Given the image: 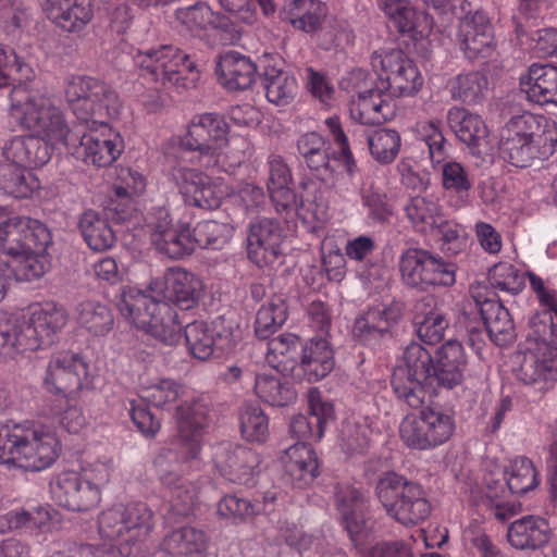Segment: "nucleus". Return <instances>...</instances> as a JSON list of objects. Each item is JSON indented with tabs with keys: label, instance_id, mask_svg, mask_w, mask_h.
Segmentation results:
<instances>
[{
	"label": "nucleus",
	"instance_id": "32",
	"mask_svg": "<svg viewBox=\"0 0 557 557\" xmlns=\"http://www.w3.org/2000/svg\"><path fill=\"white\" fill-rule=\"evenodd\" d=\"M164 299L181 310H190L198 305L202 292V282L183 268H170L164 275Z\"/></svg>",
	"mask_w": 557,
	"mask_h": 557
},
{
	"label": "nucleus",
	"instance_id": "16",
	"mask_svg": "<svg viewBox=\"0 0 557 557\" xmlns=\"http://www.w3.org/2000/svg\"><path fill=\"white\" fill-rule=\"evenodd\" d=\"M39 244H52V236L48 227L38 220L23 216L5 218L0 220V253L10 258L17 253L30 250Z\"/></svg>",
	"mask_w": 557,
	"mask_h": 557
},
{
	"label": "nucleus",
	"instance_id": "40",
	"mask_svg": "<svg viewBox=\"0 0 557 557\" xmlns=\"http://www.w3.org/2000/svg\"><path fill=\"white\" fill-rule=\"evenodd\" d=\"M78 228L88 247L95 251L110 249L116 240L107 216L95 210H87L81 215Z\"/></svg>",
	"mask_w": 557,
	"mask_h": 557
},
{
	"label": "nucleus",
	"instance_id": "24",
	"mask_svg": "<svg viewBox=\"0 0 557 557\" xmlns=\"http://www.w3.org/2000/svg\"><path fill=\"white\" fill-rule=\"evenodd\" d=\"M116 306L121 314L137 329L147 332L161 314L169 311V304L154 300L134 287H124Z\"/></svg>",
	"mask_w": 557,
	"mask_h": 557
},
{
	"label": "nucleus",
	"instance_id": "36",
	"mask_svg": "<svg viewBox=\"0 0 557 557\" xmlns=\"http://www.w3.org/2000/svg\"><path fill=\"white\" fill-rule=\"evenodd\" d=\"M550 530L547 521L525 516L513 521L508 528L509 543L518 549H536L548 543Z\"/></svg>",
	"mask_w": 557,
	"mask_h": 557
},
{
	"label": "nucleus",
	"instance_id": "3",
	"mask_svg": "<svg viewBox=\"0 0 557 557\" xmlns=\"http://www.w3.org/2000/svg\"><path fill=\"white\" fill-rule=\"evenodd\" d=\"M59 453V441L51 433L20 424L0 428V463L41 471L57 460Z\"/></svg>",
	"mask_w": 557,
	"mask_h": 557
},
{
	"label": "nucleus",
	"instance_id": "23",
	"mask_svg": "<svg viewBox=\"0 0 557 557\" xmlns=\"http://www.w3.org/2000/svg\"><path fill=\"white\" fill-rule=\"evenodd\" d=\"M213 463L226 480L248 485L252 482L253 469L258 457L246 446L221 443L214 447Z\"/></svg>",
	"mask_w": 557,
	"mask_h": 557
},
{
	"label": "nucleus",
	"instance_id": "31",
	"mask_svg": "<svg viewBox=\"0 0 557 557\" xmlns=\"http://www.w3.org/2000/svg\"><path fill=\"white\" fill-rule=\"evenodd\" d=\"M53 147L42 137L30 133L16 136L3 147V157L15 165L25 169L40 168L51 159Z\"/></svg>",
	"mask_w": 557,
	"mask_h": 557
},
{
	"label": "nucleus",
	"instance_id": "5",
	"mask_svg": "<svg viewBox=\"0 0 557 557\" xmlns=\"http://www.w3.org/2000/svg\"><path fill=\"white\" fill-rule=\"evenodd\" d=\"M65 98L77 120L86 125L108 129L109 121L121 108L115 90L104 82L85 75H73L65 86Z\"/></svg>",
	"mask_w": 557,
	"mask_h": 557
},
{
	"label": "nucleus",
	"instance_id": "20",
	"mask_svg": "<svg viewBox=\"0 0 557 557\" xmlns=\"http://www.w3.org/2000/svg\"><path fill=\"white\" fill-rule=\"evenodd\" d=\"M379 77L395 97L412 96L419 91L423 79L413 62L401 50H392L381 60Z\"/></svg>",
	"mask_w": 557,
	"mask_h": 557
},
{
	"label": "nucleus",
	"instance_id": "9",
	"mask_svg": "<svg viewBox=\"0 0 557 557\" xmlns=\"http://www.w3.org/2000/svg\"><path fill=\"white\" fill-rule=\"evenodd\" d=\"M66 322V310L53 301L42 304L27 320H16L13 334L16 354L52 345Z\"/></svg>",
	"mask_w": 557,
	"mask_h": 557
},
{
	"label": "nucleus",
	"instance_id": "38",
	"mask_svg": "<svg viewBox=\"0 0 557 557\" xmlns=\"http://www.w3.org/2000/svg\"><path fill=\"white\" fill-rule=\"evenodd\" d=\"M177 20L189 29H215L225 34H232L235 29L230 17L221 12H214L205 2H197L188 8L176 11Z\"/></svg>",
	"mask_w": 557,
	"mask_h": 557
},
{
	"label": "nucleus",
	"instance_id": "54",
	"mask_svg": "<svg viewBox=\"0 0 557 557\" xmlns=\"http://www.w3.org/2000/svg\"><path fill=\"white\" fill-rule=\"evenodd\" d=\"M78 322L89 333L103 336L112 330L114 320L106 305L85 301L78 306Z\"/></svg>",
	"mask_w": 557,
	"mask_h": 557
},
{
	"label": "nucleus",
	"instance_id": "43",
	"mask_svg": "<svg viewBox=\"0 0 557 557\" xmlns=\"http://www.w3.org/2000/svg\"><path fill=\"white\" fill-rule=\"evenodd\" d=\"M209 406L202 399L184 401L176 407L177 431L184 441L196 438L209 423Z\"/></svg>",
	"mask_w": 557,
	"mask_h": 557
},
{
	"label": "nucleus",
	"instance_id": "57",
	"mask_svg": "<svg viewBox=\"0 0 557 557\" xmlns=\"http://www.w3.org/2000/svg\"><path fill=\"white\" fill-rule=\"evenodd\" d=\"M366 139L371 154L379 162L391 163L397 157L400 148V136L395 129H377L368 134Z\"/></svg>",
	"mask_w": 557,
	"mask_h": 557
},
{
	"label": "nucleus",
	"instance_id": "39",
	"mask_svg": "<svg viewBox=\"0 0 557 557\" xmlns=\"http://www.w3.org/2000/svg\"><path fill=\"white\" fill-rule=\"evenodd\" d=\"M447 123L457 138L472 150L478 149L488 135L482 119L465 108H451L447 112Z\"/></svg>",
	"mask_w": 557,
	"mask_h": 557
},
{
	"label": "nucleus",
	"instance_id": "44",
	"mask_svg": "<svg viewBox=\"0 0 557 557\" xmlns=\"http://www.w3.org/2000/svg\"><path fill=\"white\" fill-rule=\"evenodd\" d=\"M274 500V496L269 498L264 496L262 500L256 498L238 497L235 494L225 495L218 503V515L225 519H232L235 522H245L255 516L270 511V503Z\"/></svg>",
	"mask_w": 557,
	"mask_h": 557
},
{
	"label": "nucleus",
	"instance_id": "53",
	"mask_svg": "<svg viewBox=\"0 0 557 557\" xmlns=\"http://www.w3.org/2000/svg\"><path fill=\"white\" fill-rule=\"evenodd\" d=\"M396 104L394 99L380 100L373 103L370 100L352 101L351 117L362 125H381L395 116Z\"/></svg>",
	"mask_w": 557,
	"mask_h": 557
},
{
	"label": "nucleus",
	"instance_id": "58",
	"mask_svg": "<svg viewBox=\"0 0 557 557\" xmlns=\"http://www.w3.org/2000/svg\"><path fill=\"white\" fill-rule=\"evenodd\" d=\"M240 430L249 442H264L269 435V419L263 410L253 404H247L239 414Z\"/></svg>",
	"mask_w": 557,
	"mask_h": 557
},
{
	"label": "nucleus",
	"instance_id": "64",
	"mask_svg": "<svg viewBox=\"0 0 557 557\" xmlns=\"http://www.w3.org/2000/svg\"><path fill=\"white\" fill-rule=\"evenodd\" d=\"M181 385L171 379H162L159 382L141 389L140 397L143 400L151 404L157 408L175 403L181 396Z\"/></svg>",
	"mask_w": 557,
	"mask_h": 557
},
{
	"label": "nucleus",
	"instance_id": "27",
	"mask_svg": "<svg viewBox=\"0 0 557 557\" xmlns=\"http://www.w3.org/2000/svg\"><path fill=\"white\" fill-rule=\"evenodd\" d=\"M262 65L237 51H227L220 55L215 73L219 83L226 90L243 91L251 88L257 77H260Z\"/></svg>",
	"mask_w": 557,
	"mask_h": 557
},
{
	"label": "nucleus",
	"instance_id": "61",
	"mask_svg": "<svg viewBox=\"0 0 557 557\" xmlns=\"http://www.w3.org/2000/svg\"><path fill=\"white\" fill-rule=\"evenodd\" d=\"M351 30L345 22L329 15L315 36L319 47L325 51L343 48L351 41Z\"/></svg>",
	"mask_w": 557,
	"mask_h": 557
},
{
	"label": "nucleus",
	"instance_id": "51",
	"mask_svg": "<svg viewBox=\"0 0 557 557\" xmlns=\"http://www.w3.org/2000/svg\"><path fill=\"white\" fill-rule=\"evenodd\" d=\"M487 86V77L479 71H473L457 75L450 83V92L456 100L476 104L483 100Z\"/></svg>",
	"mask_w": 557,
	"mask_h": 557
},
{
	"label": "nucleus",
	"instance_id": "11",
	"mask_svg": "<svg viewBox=\"0 0 557 557\" xmlns=\"http://www.w3.org/2000/svg\"><path fill=\"white\" fill-rule=\"evenodd\" d=\"M135 62L146 70L156 82L163 85L187 88L194 78L186 77L187 73H198L196 64L189 55L172 45H162L158 49L138 51Z\"/></svg>",
	"mask_w": 557,
	"mask_h": 557
},
{
	"label": "nucleus",
	"instance_id": "35",
	"mask_svg": "<svg viewBox=\"0 0 557 557\" xmlns=\"http://www.w3.org/2000/svg\"><path fill=\"white\" fill-rule=\"evenodd\" d=\"M521 90L527 98L540 106H548L550 95L557 87V66L533 63L520 77Z\"/></svg>",
	"mask_w": 557,
	"mask_h": 557
},
{
	"label": "nucleus",
	"instance_id": "49",
	"mask_svg": "<svg viewBox=\"0 0 557 557\" xmlns=\"http://www.w3.org/2000/svg\"><path fill=\"white\" fill-rule=\"evenodd\" d=\"M39 187V182L23 166L13 164L0 168V188L14 198L23 199L29 197Z\"/></svg>",
	"mask_w": 557,
	"mask_h": 557
},
{
	"label": "nucleus",
	"instance_id": "12",
	"mask_svg": "<svg viewBox=\"0 0 557 557\" xmlns=\"http://www.w3.org/2000/svg\"><path fill=\"white\" fill-rule=\"evenodd\" d=\"M455 430L450 414L441 409L424 408L420 416H406L399 426L401 441L410 448L429 449L447 442Z\"/></svg>",
	"mask_w": 557,
	"mask_h": 557
},
{
	"label": "nucleus",
	"instance_id": "62",
	"mask_svg": "<svg viewBox=\"0 0 557 557\" xmlns=\"http://www.w3.org/2000/svg\"><path fill=\"white\" fill-rule=\"evenodd\" d=\"M490 285L511 296L518 295L524 287V277L512 264L499 262L490 269Z\"/></svg>",
	"mask_w": 557,
	"mask_h": 557
},
{
	"label": "nucleus",
	"instance_id": "60",
	"mask_svg": "<svg viewBox=\"0 0 557 557\" xmlns=\"http://www.w3.org/2000/svg\"><path fill=\"white\" fill-rule=\"evenodd\" d=\"M228 234L230 228L224 223L201 221L191 231L193 247L220 249L227 242Z\"/></svg>",
	"mask_w": 557,
	"mask_h": 557
},
{
	"label": "nucleus",
	"instance_id": "25",
	"mask_svg": "<svg viewBox=\"0 0 557 557\" xmlns=\"http://www.w3.org/2000/svg\"><path fill=\"white\" fill-rule=\"evenodd\" d=\"M458 39L460 48L469 60L490 58L494 53L493 28L486 17L475 12L461 14Z\"/></svg>",
	"mask_w": 557,
	"mask_h": 557
},
{
	"label": "nucleus",
	"instance_id": "2",
	"mask_svg": "<svg viewBox=\"0 0 557 557\" xmlns=\"http://www.w3.org/2000/svg\"><path fill=\"white\" fill-rule=\"evenodd\" d=\"M498 150L513 166H530L557 151V128L542 115L530 112L513 115L500 131Z\"/></svg>",
	"mask_w": 557,
	"mask_h": 557
},
{
	"label": "nucleus",
	"instance_id": "45",
	"mask_svg": "<svg viewBox=\"0 0 557 557\" xmlns=\"http://www.w3.org/2000/svg\"><path fill=\"white\" fill-rule=\"evenodd\" d=\"M163 485L170 488V510L178 518H186L194 513L196 507V488L195 486L175 472H166L160 474Z\"/></svg>",
	"mask_w": 557,
	"mask_h": 557
},
{
	"label": "nucleus",
	"instance_id": "52",
	"mask_svg": "<svg viewBox=\"0 0 557 557\" xmlns=\"http://www.w3.org/2000/svg\"><path fill=\"white\" fill-rule=\"evenodd\" d=\"M256 395L271 406L283 407L296 399V392L283 383L277 375L257 374L255 380Z\"/></svg>",
	"mask_w": 557,
	"mask_h": 557
},
{
	"label": "nucleus",
	"instance_id": "28",
	"mask_svg": "<svg viewBox=\"0 0 557 557\" xmlns=\"http://www.w3.org/2000/svg\"><path fill=\"white\" fill-rule=\"evenodd\" d=\"M496 296L483 298L482 295H474L473 298L491 341L496 346L505 347L516 339V327L509 310Z\"/></svg>",
	"mask_w": 557,
	"mask_h": 557
},
{
	"label": "nucleus",
	"instance_id": "42",
	"mask_svg": "<svg viewBox=\"0 0 557 557\" xmlns=\"http://www.w3.org/2000/svg\"><path fill=\"white\" fill-rule=\"evenodd\" d=\"M284 11L295 28L314 36L327 16L325 7L314 0H292L284 7Z\"/></svg>",
	"mask_w": 557,
	"mask_h": 557
},
{
	"label": "nucleus",
	"instance_id": "50",
	"mask_svg": "<svg viewBox=\"0 0 557 557\" xmlns=\"http://www.w3.org/2000/svg\"><path fill=\"white\" fill-rule=\"evenodd\" d=\"M206 535L193 527L173 530L163 541L164 549L172 555L200 554L206 549Z\"/></svg>",
	"mask_w": 557,
	"mask_h": 557
},
{
	"label": "nucleus",
	"instance_id": "10",
	"mask_svg": "<svg viewBox=\"0 0 557 557\" xmlns=\"http://www.w3.org/2000/svg\"><path fill=\"white\" fill-rule=\"evenodd\" d=\"M399 271L404 284L419 290L456 282L455 264L423 248L406 249L399 258Z\"/></svg>",
	"mask_w": 557,
	"mask_h": 557
},
{
	"label": "nucleus",
	"instance_id": "33",
	"mask_svg": "<svg viewBox=\"0 0 557 557\" xmlns=\"http://www.w3.org/2000/svg\"><path fill=\"white\" fill-rule=\"evenodd\" d=\"M517 359L519 367L516 370V376L524 384H536L541 382L554 381L557 377V351L555 349H544L536 351L528 349L518 352Z\"/></svg>",
	"mask_w": 557,
	"mask_h": 557
},
{
	"label": "nucleus",
	"instance_id": "17",
	"mask_svg": "<svg viewBox=\"0 0 557 557\" xmlns=\"http://www.w3.org/2000/svg\"><path fill=\"white\" fill-rule=\"evenodd\" d=\"M50 490L57 504L72 511L90 510L99 504L101 497L96 484L74 471L58 474L50 483Z\"/></svg>",
	"mask_w": 557,
	"mask_h": 557
},
{
	"label": "nucleus",
	"instance_id": "8",
	"mask_svg": "<svg viewBox=\"0 0 557 557\" xmlns=\"http://www.w3.org/2000/svg\"><path fill=\"white\" fill-rule=\"evenodd\" d=\"M152 517L150 508L141 502L114 506L99 517V533L106 540L120 542L122 552L131 543L138 548L136 543L143 541L152 529Z\"/></svg>",
	"mask_w": 557,
	"mask_h": 557
},
{
	"label": "nucleus",
	"instance_id": "14",
	"mask_svg": "<svg viewBox=\"0 0 557 557\" xmlns=\"http://www.w3.org/2000/svg\"><path fill=\"white\" fill-rule=\"evenodd\" d=\"M88 383V364L76 354L53 356L42 379L48 393L67 401L75 400Z\"/></svg>",
	"mask_w": 557,
	"mask_h": 557
},
{
	"label": "nucleus",
	"instance_id": "34",
	"mask_svg": "<svg viewBox=\"0 0 557 557\" xmlns=\"http://www.w3.org/2000/svg\"><path fill=\"white\" fill-rule=\"evenodd\" d=\"M48 17L69 33L81 32L91 21L90 0H47Z\"/></svg>",
	"mask_w": 557,
	"mask_h": 557
},
{
	"label": "nucleus",
	"instance_id": "13",
	"mask_svg": "<svg viewBox=\"0 0 557 557\" xmlns=\"http://www.w3.org/2000/svg\"><path fill=\"white\" fill-rule=\"evenodd\" d=\"M228 124L218 113H205L195 116L181 140L182 147L198 152V159L205 165L214 162L219 150L227 144Z\"/></svg>",
	"mask_w": 557,
	"mask_h": 557
},
{
	"label": "nucleus",
	"instance_id": "56",
	"mask_svg": "<svg viewBox=\"0 0 557 557\" xmlns=\"http://www.w3.org/2000/svg\"><path fill=\"white\" fill-rule=\"evenodd\" d=\"M432 10L431 15L435 16V28L444 32L449 27L456 17L463 13H471V3L467 0H416Z\"/></svg>",
	"mask_w": 557,
	"mask_h": 557
},
{
	"label": "nucleus",
	"instance_id": "7",
	"mask_svg": "<svg viewBox=\"0 0 557 557\" xmlns=\"http://www.w3.org/2000/svg\"><path fill=\"white\" fill-rule=\"evenodd\" d=\"M404 367L394 369L391 385L397 398L410 408H421L430 385L434 360L431 351L412 342L404 351Z\"/></svg>",
	"mask_w": 557,
	"mask_h": 557
},
{
	"label": "nucleus",
	"instance_id": "15",
	"mask_svg": "<svg viewBox=\"0 0 557 557\" xmlns=\"http://www.w3.org/2000/svg\"><path fill=\"white\" fill-rule=\"evenodd\" d=\"M334 504L350 540L356 545L364 541L373 528L367 515L369 500L364 494L349 484L337 483L334 487Z\"/></svg>",
	"mask_w": 557,
	"mask_h": 557
},
{
	"label": "nucleus",
	"instance_id": "59",
	"mask_svg": "<svg viewBox=\"0 0 557 557\" xmlns=\"http://www.w3.org/2000/svg\"><path fill=\"white\" fill-rule=\"evenodd\" d=\"M508 473L507 485L513 494H524L539 484L537 472L533 462L525 457L513 459Z\"/></svg>",
	"mask_w": 557,
	"mask_h": 557
},
{
	"label": "nucleus",
	"instance_id": "55",
	"mask_svg": "<svg viewBox=\"0 0 557 557\" xmlns=\"http://www.w3.org/2000/svg\"><path fill=\"white\" fill-rule=\"evenodd\" d=\"M372 433L367 419L345 420L339 430L341 446L347 455L362 454L370 446Z\"/></svg>",
	"mask_w": 557,
	"mask_h": 557
},
{
	"label": "nucleus",
	"instance_id": "29",
	"mask_svg": "<svg viewBox=\"0 0 557 557\" xmlns=\"http://www.w3.org/2000/svg\"><path fill=\"white\" fill-rule=\"evenodd\" d=\"M86 127L88 132L78 135L77 154L85 163L95 166H107L113 163L123 150L120 136L112 134L111 129H108V134H98V126Z\"/></svg>",
	"mask_w": 557,
	"mask_h": 557
},
{
	"label": "nucleus",
	"instance_id": "63",
	"mask_svg": "<svg viewBox=\"0 0 557 557\" xmlns=\"http://www.w3.org/2000/svg\"><path fill=\"white\" fill-rule=\"evenodd\" d=\"M185 327L184 321L178 313L169 306V311L158 318L146 333L164 345L174 346L180 343L182 330Z\"/></svg>",
	"mask_w": 557,
	"mask_h": 557
},
{
	"label": "nucleus",
	"instance_id": "47",
	"mask_svg": "<svg viewBox=\"0 0 557 557\" xmlns=\"http://www.w3.org/2000/svg\"><path fill=\"white\" fill-rule=\"evenodd\" d=\"M389 20L401 34L414 33L423 35L435 28V16L429 12H418L407 0L399 7H396L389 14Z\"/></svg>",
	"mask_w": 557,
	"mask_h": 557
},
{
	"label": "nucleus",
	"instance_id": "37",
	"mask_svg": "<svg viewBox=\"0 0 557 557\" xmlns=\"http://www.w3.org/2000/svg\"><path fill=\"white\" fill-rule=\"evenodd\" d=\"M260 79L269 102L277 107H286L295 100L298 84L288 72L270 64H263Z\"/></svg>",
	"mask_w": 557,
	"mask_h": 557
},
{
	"label": "nucleus",
	"instance_id": "48",
	"mask_svg": "<svg viewBox=\"0 0 557 557\" xmlns=\"http://www.w3.org/2000/svg\"><path fill=\"white\" fill-rule=\"evenodd\" d=\"M288 308L282 296L274 295L258 310L255 333L260 339H269L287 320Z\"/></svg>",
	"mask_w": 557,
	"mask_h": 557
},
{
	"label": "nucleus",
	"instance_id": "18",
	"mask_svg": "<svg viewBox=\"0 0 557 557\" xmlns=\"http://www.w3.org/2000/svg\"><path fill=\"white\" fill-rule=\"evenodd\" d=\"M285 239L284 228L278 220L260 218L251 222L247 236L248 258L258 267L271 265L282 255Z\"/></svg>",
	"mask_w": 557,
	"mask_h": 557
},
{
	"label": "nucleus",
	"instance_id": "46",
	"mask_svg": "<svg viewBox=\"0 0 557 557\" xmlns=\"http://www.w3.org/2000/svg\"><path fill=\"white\" fill-rule=\"evenodd\" d=\"M404 210L412 227L422 234L434 233V225L440 223L443 215L437 202L421 196L410 197Z\"/></svg>",
	"mask_w": 557,
	"mask_h": 557
},
{
	"label": "nucleus",
	"instance_id": "30",
	"mask_svg": "<svg viewBox=\"0 0 557 557\" xmlns=\"http://www.w3.org/2000/svg\"><path fill=\"white\" fill-rule=\"evenodd\" d=\"M466 364L462 345L457 341L446 342L436 350L429 386L454 388L462 382Z\"/></svg>",
	"mask_w": 557,
	"mask_h": 557
},
{
	"label": "nucleus",
	"instance_id": "22",
	"mask_svg": "<svg viewBox=\"0 0 557 557\" xmlns=\"http://www.w3.org/2000/svg\"><path fill=\"white\" fill-rule=\"evenodd\" d=\"M333 368L334 357L329 342L325 337L315 336L305 346L301 345L290 373L294 380L311 383L325 377Z\"/></svg>",
	"mask_w": 557,
	"mask_h": 557
},
{
	"label": "nucleus",
	"instance_id": "21",
	"mask_svg": "<svg viewBox=\"0 0 557 557\" xmlns=\"http://www.w3.org/2000/svg\"><path fill=\"white\" fill-rule=\"evenodd\" d=\"M170 177L186 205L205 210L220 207L221 197L215 194V186L209 176L198 170L174 166L170 172Z\"/></svg>",
	"mask_w": 557,
	"mask_h": 557
},
{
	"label": "nucleus",
	"instance_id": "4",
	"mask_svg": "<svg viewBox=\"0 0 557 557\" xmlns=\"http://www.w3.org/2000/svg\"><path fill=\"white\" fill-rule=\"evenodd\" d=\"M11 114L25 129L34 133L49 144L62 143L75 146L78 134L73 133L62 111L47 99L32 96L25 86H15L10 95Z\"/></svg>",
	"mask_w": 557,
	"mask_h": 557
},
{
	"label": "nucleus",
	"instance_id": "1",
	"mask_svg": "<svg viewBox=\"0 0 557 557\" xmlns=\"http://www.w3.org/2000/svg\"><path fill=\"white\" fill-rule=\"evenodd\" d=\"M334 419L333 404L314 395L309 398V416L299 413L292 418L289 433L297 442L285 450L282 461L298 487L310 484L318 476L319 462L310 442H319Z\"/></svg>",
	"mask_w": 557,
	"mask_h": 557
},
{
	"label": "nucleus",
	"instance_id": "26",
	"mask_svg": "<svg viewBox=\"0 0 557 557\" xmlns=\"http://www.w3.org/2000/svg\"><path fill=\"white\" fill-rule=\"evenodd\" d=\"M184 335L189 354L201 361L211 357L219 358L234 348L230 332H218L203 321L186 323Z\"/></svg>",
	"mask_w": 557,
	"mask_h": 557
},
{
	"label": "nucleus",
	"instance_id": "41",
	"mask_svg": "<svg viewBox=\"0 0 557 557\" xmlns=\"http://www.w3.org/2000/svg\"><path fill=\"white\" fill-rule=\"evenodd\" d=\"M50 244L37 243L30 250L17 253L9 259L7 268L20 282H30L41 277L46 271V251Z\"/></svg>",
	"mask_w": 557,
	"mask_h": 557
},
{
	"label": "nucleus",
	"instance_id": "19",
	"mask_svg": "<svg viewBox=\"0 0 557 557\" xmlns=\"http://www.w3.org/2000/svg\"><path fill=\"white\" fill-rule=\"evenodd\" d=\"M151 243L171 259H183L194 252L191 231L188 225H174L169 210L158 208L151 225Z\"/></svg>",
	"mask_w": 557,
	"mask_h": 557
},
{
	"label": "nucleus",
	"instance_id": "6",
	"mask_svg": "<svg viewBox=\"0 0 557 557\" xmlns=\"http://www.w3.org/2000/svg\"><path fill=\"white\" fill-rule=\"evenodd\" d=\"M374 492L386 515L403 525H417L431 513L423 486L394 471L381 474Z\"/></svg>",
	"mask_w": 557,
	"mask_h": 557
}]
</instances>
